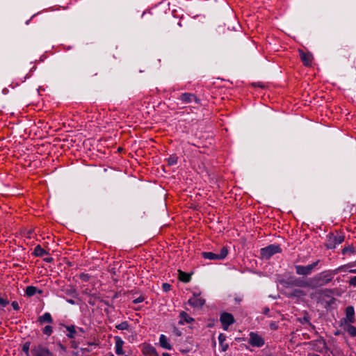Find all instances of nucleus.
<instances>
[{"instance_id":"nucleus-1","label":"nucleus","mask_w":356,"mask_h":356,"mask_svg":"<svg viewBox=\"0 0 356 356\" xmlns=\"http://www.w3.org/2000/svg\"><path fill=\"white\" fill-rule=\"evenodd\" d=\"M338 272V269L335 270L323 271L311 278L312 288L327 284L332 281L334 275Z\"/></svg>"},{"instance_id":"nucleus-2","label":"nucleus","mask_w":356,"mask_h":356,"mask_svg":"<svg viewBox=\"0 0 356 356\" xmlns=\"http://www.w3.org/2000/svg\"><path fill=\"white\" fill-rule=\"evenodd\" d=\"M344 236L341 234L330 233L326 236L325 246L327 249H334L337 245L344 241Z\"/></svg>"},{"instance_id":"nucleus-3","label":"nucleus","mask_w":356,"mask_h":356,"mask_svg":"<svg viewBox=\"0 0 356 356\" xmlns=\"http://www.w3.org/2000/svg\"><path fill=\"white\" fill-rule=\"evenodd\" d=\"M282 249L279 245L270 244L260 250V255L262 259H269L276 253L281 252Z\"/></svg>"},{"instance_id":"nucleus-4","label":"nucleus","mask_w":356,"mask_h":356,"mask_svg":"<svg viewBox=\"0 0 356 356\" xmlns=\"http://www.w3.org/2000/svg\"><path fill=\"white\" fill-rule=\"evenodd\" d=\"M228 254V249L226 246L221 248L220 254L213 253L211 252H202V257L209 260H222Z\"/></svg>"},{"instance_id":"nucleus-5","label":"nucleus","mask_w":356,"mask_h":356,"mask_svg":"<svg viewBox=\"0 0 356 356\" xmlns=\"http://www.w3.org/2000/svg\"><path fill=\"white\" fill-rule=\"evenodd\" d=\"M319 260L307 265V266H301L296 265L295 266L296 273L299 275L307 276L312 274L313 270L316 267L318 264L319 263Z\"/></svg>"},{"instance_id":"nucleus-6","label":"nucleus","mask_w":356,"mask_h":356,"mask_svg":"<svg viewBox=\"0 0 356 356\" xmlns=\"http://www.w3.org/2000/svg\"><path fill=\"white\" fill-rule=\"evenodd\" d=\"M288 285L294 286L302 288H312L311 278L309 280H305L301 277L291 278L286 282Z\"/></svg>"},{"instance_id":"nucleus-7","label":"nucleus","mask_w":356,"mask_h":356,"mask_svg":"<svg viewBox=\"0 0 356 356\" xmlns=\"http://www.w3.org/2000/svg\"><path fill=\"white\" fill-rule=\"evenodd\" d=\"M248 343L253 347L260 348L264 345L265 341L257 333L251 332L249 334Z\"/></svg>"},{"instance_id":"nucleus-8","label":"nucleus","mask_w":356,"mask_h":356,"mask_svg":"<svg viewBox=\"0 0 356 356\" xmlns=\"http://www.w3.org/2000/svg\"><path fill=\"white\" fill-rule=\"evenodd\" d=\"M220 321L224 330H227L228 327L235 321L233 315L228 312H222L220 314Z\"/></svg>"},{"instance_id":"nucleus-9","label":"nucleus","mask_w":356,"mask_h":356,"mask_svg":"<svg viewBox=\"0 0 356 356\" xmlns=\"http://www.w3.org/2000/svg\"><path fill=\"white\" fill-rule=\"evenodd\" d=\"M188 303L193 307L202 308L205 304V300L200 297V293H193V297L188 300Z\"/></svg>"},{"instance_id":"nucleus-10","label":"nucleus","mask_w":356,"mask_h":356,"mask_svg":"<svg viewBox=\"0 0 356 356\" xmlns=\"http://www.w3.org/2000/svg\"><path fill=\"white\" fill-rule=\"evenodd\" d=\"M184 104H190L192 102H195L196 104H199L200 100L194 94L191 92H184L180 95L178 98Z\"/></svg>"},{"instance_id":"nucleus-11","label":"nucleus","mask_w":356,"mask_h":356,"mask_svg":"<svg viewBox=\"0 0 356 356\" xmlns=\"http://www.w3.org/2000/svg\"><path fill=\"white\" fill-rule=\"evenodd\" d=\"M32 353L33 356H53V353L47 348L41 345L35 346Z\"/></svg>"},{"instance_id":"nucleus-12","label":"nucleus","mask_w":356,"mask_h":356,"mask_svg":"<svg viewBox=\"0 0 356 356\" xmlns=\"http://www.w3.org/2000/svg\"><path fill=\"white\" fill-rule=\"evenodd\" d=\"M346 323H353L355 322V309L353 306H348L346 308Z\"/></svg>"},{"instance_id":"nucleus-13","label":"nucleus","mask_w":356,"mask_h":356,"mask_svg":"<svg viewBox=\"0 0 356 356\" xmlns=\"http://www.w3.org/2000/svg\"><path fill=\"white\" fill-rule=\"evenodd\" d=\"M65 327L67 333L66 336L67 338L70 339H74L76 336H78V330H76V327L74 325H63Z\"/></svg>"},{"instance_id":"nucleus-14","label":"nucleus","mask_w":356,"mask_h":356,"mask_svg":"<svg viewBox=\"0 0 356 356\" xmlns=\"http://www.w3.org/2000/svg\"><path fill=\"white\" fill-rule=\"evenodd\" d=\"M38 321L40 325H43L44 323H53L54 320L49 312H45L43 315L38 317Z\"/></svg>"},{"instance_id":"nucleus-15","label":"nucleus","mask_w":356,"mask_h":356,"mask_svg":"<svg viewBox=\"0 0 356 356\" xmlns=\"http://www.w3.org/2000/svg\"><path fill=\"white\" fill-rule=\"evenodd\" d=\"M159 343H160V346L163 348H165V349H167L169 350L172 348V346L168 342L167 337L164 334H161V336L159 337Z\"/></svg>"},{"instance_id":"nucleus-16","label":"nucleus","mask_w":356,"mask_h":356,"mask_svg":"<svg viewBox=\"0 0 356 356\" xmlns=\"http://www.w3.org/2000/svg\"><path fill=\"white\" fill-rule=\"evenodd\" d=\"M300 57L302 63L305 65H309L312 63V56L309 53L300 52Z\"/></svg>"},{"instance_id":"nucleus-17","label":"nucleus","mask_w":356,"mask_h":356,"mask_svg":"<svg viewBox=\"0 0 356 356\" xmlns=\"http://www.w3.org/2000/svg\"><path fill=\"white\" fill-rule=\"evenodd\" d=\"M37 292L40 294L42 293L41 290H38V289L33 286H28L25 290L26 295L28 297H31L34 296Z\"/></svg>"},{"instance_id":"nucleus-18","label":"nucleus","mask_w":356,"mask_h":356,"mask_svg":"<svg viewBox=\"0 0 356 356\" xmlns=\"http://www.w3.org/2000/svg\"><path fill=\"white\" fill-rule=\"evenodd\" d=\"M179 316L181 318L179 323L183 324L184 322L187 323H191L194 321V318H193L192 317L188 316V314L185 312H181L179 314Z\"/></svg>"},{"instance_id":"nucleus-19","label":"nucleus","mask_w":356,"mask_h":356,"mask_svg":"<svg viewBox=\"0 0 356 356\" xmlns=\"http://www.w3.org/2000/svg\"><path fill=\"white\" fill-rule=\"evenodd\" d=\"M144 350L146 354L149 355L151 356H159V354L156 348L150 344L145 346L144 347Z\"/></svg>"},{"instance_id":"nucleus-20","label":"nucleus","mask_w":356,"mask_h":356,"mask_svg":"<svg viewBox=\"0 0 356 356\" xmlns=\"http://www.w3.org/2000/svg\"><path fill=\"white\" fill-rule=\"evenodd\" d=\"M33 254L36 257H42L45 254H48L49 253L47 251L43 249L40 245H38L37 246H35L34 249Z\"/></svg>"},{"instance_id":"nucleus-21","label":"nucleus","mask_w":356,"mask_h":356,"mask_svg":"<svg viewBox=\"0 0 356 356\" xmlns=\"http://www.w3.org/2000/svg\"><path fill=\"white\" fill-rule=\"evenodd\" d=\"M179 277L181 281L185 283L188 282L191 280V275L181 270H179Z\"/></svg>"},{"instance_id":"nucleus-22","label":"nucleus","mask_w":356,"mask_h":356,"mask_svg":"<svg viewBox=\"0 0 356 356\" xmlns=\"http://www.w3.org/2000/svg\"><path fill=\"white\" fill-rule=\"evenodd\" d=\"M356 252V247H354L353 245H348L346 247H344L342 250V254H354Z\"/></svg>"},{"instance_id":"nucleus-23","label":"nucleus","mask_w":356,"mask_h":356,"mask_svg":"<svg viewBox=\"0 0 356 356\" xmlns=\"http://www.w3.org/2000/svg\"><path fill=\"white\" fill-rule=\"evenodd\" d=\"M65 292L67 296H70L73 298H77L78 296L76 290L73 287L65 289Z\"/></svg>"},{"instance_id":"nucleus-24","label":"nucleus","mask_w":356,"mask_h":356,"mask_svg":"<svg viewBox=\"0 0 356 356\" xmlns=\"http://www.w3.org/2000/svg\"><path fill=\"white\" fill-rule=\"evenodd\" d=\"M291 296L293 297H301L305 296V293L301 289H294L291 293Z\"/></svg>"},{"instance_id":"nucleus-25","label":"nucleus","mask_w":356,"mask_h":356,"mask_svg":"<svg viewBox=\"0 0 356 356\" xmlns=\"http://www.w3.org/2000/svg\"><path fill=\"white\" fill-rule=\"evenodd\" d=\"M129 327V325L127 321H123V322L120 323V324H118L115 325V327L120 330H128Z\"/></svg>"},{"instance_id":"nucleus-26","label":"nucleus","mask_w":356,"mask_h":356,"mask_svg":"<svg viewBox=\"0 0 356 356\" xmlns=\"http://www.w3.org/2000/svg\"><path fill=\"white\" fill-rule=\"evenodd\" d=\"M53 332V327L51 326V325H46L43 329H42V333L44 334V335H47V336H50L51 335Z\"/></svg>"},{"instance_id":"nucleus-27","label":"nucleus","mask_w":356,"mask_h":356,"mask_svg":"<svg viewBox=\"0 0 356 356\" xmlns=\"http://www.w3.org/2000/svg\"><path fill=\"white\" fill-rule=\"evenodd\" d=\"M167 160L169 165H174L177 163V157L175 155H171Z\"/></svg>"},{"instance_id":"nucleus-28","label":"nucleus","mask_w":356,"mask_h":356,"mask_svg":"<svg viewBox=\"0 0 356 356\" xmlns=\"http://www.w3.org/2000/svg\"><path fill=\"white\" fill-rule=\"evenodd\" d=\"M115 342V347H123L124 341L121 339V337L118 336L114 337Z\"/></svg>"},{"instance_id":"nucleus-29","label":"nucleus","mask_w":356,"mask_h":356,"mask_svg":"<svg viewBox=\"0 0 356 356\" xmlns=\"http://www.w3.org/2000/svg\"><path fill=\"white\" fill-rule=\"evenodd\" d=\"M347 331L351 336L356 337V328L354 326L349 325Z\"/></svg>"},{"instance_id":"nucleus-30","label":"nucleus","mask_w":356,"mask_h":356,"mask_svg":"<svg viewBox=\"0 0 356 356\" xmlns=\"http://www.w3.org/2000/svg\"><path fill=\"white\" fill-rule=\"evenodd\" d=\"M70 345L72 348L76 349L79 347V342L76 340L72 339L70 342Z\"/></svg>"},{"instance_id":"nucleus-31","label":"nucleus","mask_w":356,"mask_h":356,"mask_svg":"<svg viewBox=\"0 0 356 356\" xmlns=\"http://www.w3.org/2000/svg\"><path fill=\"white\" fill-rule=\"evenodd\" d=\"M226 339L225 334L220 333L218 336V341L220 346H223V343Z\"/></svg>"},{"instance_id":"nucleus-32","label":"nucleus","mask_w":356,"mask_h":356,"mask_svg":"<svg viewBox=\"0 0 356 356\" xmlns=\"http://www.w3.org/2000/svg\"><path fill=\"white\" fill-rule=\"evenodd\" d=\"M79 277L80 279L83 282H88L90 277V276L86 273H81Z\"/></svg>"},{"instance_id":"nucleus-33","label":"nucleus","mask_w":356,"mask_h":356,"mask_svg":"<svg viewBox=\"0 0 356 356\" xmlns=\"http://www.w3.org/2000/svg\"><path fill=\"white\" fill-rule=\"evenodd\" d=\"M9 304V301L7 299H4L0 296V305L6 307Z\"/></svg>"},{"instance_id":"nucleus-34","label":"nucleus","mask_w":356,"mask_h":356,"mask_svg":"<svg viewBox=\"0 0 356 356\" xmlns=\"http://www.w3.org/2000/svg\"><path fill=\"white\" fill-rule=\"evenodd\" d=\"M269 327L272 330H276L278 329V325L276 322L273 321L270 323Z\"/></svg>"},{"instance_id":"nucleus-35","label":"nucleus","mask_w":356,"mask_h":356,"mask_svg":"<svg viewBox=\"0 0 356 356\" xmlns=\"http://www.w3.org/2000/svg\"><path fill=\"white\" fill-rule=\"evenodd\" d=\"M115 353L118 355H124V351L123 350L122 347H115Z\"/></svg>"},{"instance_id":"nucleus-36","label":"nucleus","mask_w":356,"mask_h":356,"mask_svg":"<svg viewBox=\"0 0 356 356\" xmlns=\"http://www.w3.org/2000/svg\"><path fill=\"white\" fill-rule=\"evenodd\" d=\"M144 300H145L144 297H143V296H139L138 298H137L134 299V300H133V303H134V304H138V303H140V302H143V301H144Z\"/></svg>"},{"instance_id":"nucleus-37","label":"nucleus","mask_w":356,"mask_h":356,"mask_svg":"<svg viewBox=\"0 0 356 356\" xmlns=\"http://www.w3.org/2000/svg\"><path fill=\"white\" fill-rule=\"evenodd\" d=\"M56 345L58 346V347L64 353H66L67 352V348L63 345L60 342H58L56 343Z\"/></svg>"},{"instance_id":"nucleus-38","label":"nucleus","mask_w":356,"mask_h":356,"mask_svg":"<svg viewBox=\"0 0 356 356\" xmlns=\"http://www.w3.org/2000/svg\"><path fill=\"white\" fill-rule=\"evenodd\" d=\"M348 282L350 285L356 286V276L351 277Z\"/></svg>"},{"instance_id":"nucleus-39","label":"nucleus","mask_w":356,"mask_h":356,"mask_svg":"<svg viewBox=\"0 0 356 356\" xmlns=\"http://www.w3.org/2000/svg\"><path fill=\"white\" fill-rule=\"evenodd\" d=\"M11 305H12L13 308L15 310H19V304H18L17 302L13 301Z\"/></svg>"},{"instance_id":"nucleus-40","label":"nucleus","mask_w":356,"mask_h":356,"mask_svg":"<svg viewBox=\"0 0 356 356\" xmlns=\"http://www.w3.org/2000/svg\"><path fill=\"white\" fill-rule=\"evenodd\" d=\"M163 289L165 291H168L170 289V285L168 283L163 284Z\"/></svg>"},{"instance_id":"nucleus-41","label":"nucleus","mask_w":356,"mask_h":356,"mask_svg":"<svg viewBox=\"0 0 356 356\" xmlns=\"http://www.w3.org/2000/svg\"><path fill=\"white\" fill-rule=\"evenodd\" d=\"M29 346L28 344H24V346H23V351L24 353H26V354L29 353Z\"/></svg>"},{"instance_id":"nucleus-42","label":"nucleus","mask_w":356,"mask_h":356,"mask_svg":"<svg viewBox=\"0 0 356 356\" xmlns=\"http://www.w3.org/2000/svg\"><path fill=\"white\" fill-rule=\"evenodd\" d=\"M76 330H78V336H81L79 333H84L85 330L83 327H76Z\"/></svg>"},{"instance_id":"nucleus-43","label":"nucleus","mask_w":356,"mask_h":356,"mask_svg":"<svg viewBox=\"0 0 356 356\" xmlns=\"http://www.w3.org/2000/svg\"><path fill=\"white\" fill-rule=\"evenodd\" d=\"M234 300H235L236 302L239 304L242 301V298L239 297V296H236V297L234 298Z\"/></svg>"},{"instance_id":"nucleus-44","label":"nucleus","mask_w":356,"mask_h":356,"mask_svg":"<svg viewBox=\"0 0 356 356\" xmlns=\"http://www.w3.org/2000/svg\"><path fill=\"white\" fill-rule=\"evenodd\" d=\"M47 263H51L54 261L52 257H47L44 259Z\"/></svg>"},{"instance_id":"nucleus-45","label":"nucleus","mask_w":356,"mask_h":356,"mask_svg":"<svg viewBox=\"0 0 356 356\" xmlns=\"http://www.w3.org/2000/svg\"><path fill=\"white\" fill-rule=\"evenodd\" d=\"M66 301L71 305H76V302L72 299H67Z\"/></svg>"},{"instance_id":"nucleus-46","label":"nucleus","mask_w":356,"mask_h":356,"mask_svg":"<svg viewBox=\"0 0 356 356\" xmlns=\"http://www.w3.org/2000/svg\"><path fill=\"white\" fill-rule=\"evenodd\" d=\"M222 346V350L223 351L227 350V349L228 348V345H227V344H224V343H223V346Z\"/></svg>"},{"instance_id":"nucleus-47","label":"nucleus","mask_w":356,"mask_h":356,"mask_svg":"<svg viewBox=\"0 0 356 356\" xmlns=\"http://www.w3.org/2000/svg\"><path fill=\"white\" fill-rule=\"evenodd\" d=\"M88 303L91 305H95V300L91 298H90V300H88Z\"/></svg>"},{"instance_id":"nucleus-48","label":"nucleus","mask_w":356,"mask_h":356,"mask_svg":"<svg viewBox=\"0 0 356 356\" xmlns=\"http://www.w3.org/2000/svg\"><path fill=\"white\" fill-rule=\"evenodd\" d=\"M269 312V309L268 307L264 308L263 313L264 314H267Z\"/></svg>"},{"instance_id":"nucleus-49","label":"nucleus","mask_w":356,"mask_h":356,"mask_svg":"<svg viewBox=\"0 0 356 356\" xmlns=\"http://www.w3.org/2000/svg\"><path fill=\"white\" fill-rule=\"evenodd\" d=\"M102 302H104L106 305H108V306H109V305H110L108 301H106V300H102Z\"/></svg>"},{"instance_id":"nucleus-50","label":"nucleus","mask_w":356,"mask_h":356,"mask_svg":"<svg viewBox=\"0 0 356 356\" xmlns=\"http://www.w3.org/2000/svg\"><path fill=\"white\" fill-rule=\"evenodd\" d=\"M349 272L351 273H356V269L350 270Z\"/></svg>"},{"instance_id":"nucleus-51","label":"nucleus","mask_w":356,"mask_h":356,"mask_svg":"<svg viewBox=\"0 0 356 356\" xmlns=\"http://www.w3.org/2000/svg\"><path fill=\"white\" fill-rule=\"evenodd\" d=\"M162 355H163V356H171V355H170L169 353H163Z\"/></svg>"},{"instance_id":"nucleus-52","label":"nucleus","mask_w":356,"mask_h":356,"mask_svg":"<svg viewBox=\"0 0 356 356\" xmlns=\"http://www.w3.org/2000/svg\"><path fill=\"white\" fill-rule=\"evenodd\" d=\"M309 356H321V355L316 354V353H312V354H309Z\"/></svg>"},{"instance_id":"nucleus-53","label":"nucleus","mask_w":356,"mask_h":356,"mask_svg":"<svg viewBox=\"0 0 356 356\" xmlns=\"http://www.w3.org/2000/svg\"><path fill=\"white\" fill-rule=\"evenodd\" d=\"M105 356H114V355H113V354H112V353H108V355H105Z\"/></svg>"},{"instance_id":"nucleus-54","label":"nucleus","mask_w":356,"mask_h":356,"mask_svg":"<svg viewBox=\"0 0 356 356\" xmlns=\"http://www.w3.org/2000/svg\"><path fill=\"white\" fill-rule=\"evenodd\" d=\"M330 293V291H328V290H325V291H324V293Z\"/></svg>"},{"instance_id":"nucleus-55","label":"nucleus","mask_w":356,"mask_h":356,"mask_svg":"<svg viewBox=\"0 0 356 356\" xmlns=\"http://www.w3.org/2000/svg\"><path fill=\"white\" fill-rule=\"evenodd\" d=\"M83 293H84L85 294H88V291H87V290L84 291V292H83Z\"/></svg>"},{"instance_id":"nucleus-56","label":"nucleus","mask_w":356,"mask_h":356,"mask_svg":"<svg viewBox=\"0 0 356 356\" xmlns=\"http://www.w3.org/2000/svg\"><path fill=\"white\" fill-rule=\"evenodd\" d=\"M178 25H179V26H181V22H178Z\"/></svg>"}]
</instances>
